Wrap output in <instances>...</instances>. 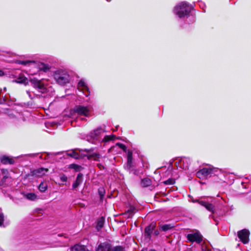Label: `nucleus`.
<instances>
[{"mask_svg":"<svg viewBox=\"0 0 251 251\" xmlns=\"http://www.w3.org/2000/svg\"><path fill=\"white\" fill-rule=\"evenodd\" d=\"M105 132V130L104 128L99 127L89 133L86 136V140L93 144H95L96 141L106 143L109 141L115 140L116 136L113 135H105L102 138Z\"/></svg>","mask_w":251,"mask_h":251,"instance_id":"obj_1","label":"nucleus"},{"mask_svg":"<svg viewBox=\"0 0 251 251\" xmlns=\"http://www.w3.org/2000/svg\"><path fill=\"white\" fill-rule=\"evenodd\" d=\"M50 72L55 81L60 85H65L70 82V76L67 71L58 69L52 71L48 66V73Z\"/></svg>","mask_w":251,"mask_h":251,"instance_id":"obj_2","label":"nucleus"},{"mask_svg":"<svg viewBox=\"0 0 251 251\" xmlns=\"http://www.w3.org/2000/svg\"><path fill=\"white\" fill-rule=\"evenodd\" d=\"M191 8L185 2H181L175 7L174 12L179 18H183L189 15Z\"/></svg>","mask_w":251,"mask_h":251,"instance_id":"obj_3","label":"nucleus"},{"mask_svg":"<svg viewBox=\"0 0 251 251\" xmlns=\"http://www.w3.org/2000/svg\"><path fill=\"white\" fill-rule=\"evenodd\" d=\"M218 171V169L217 168H203L197 172L196 176L200 179H203L212 175H217L216 172Z\"/></svg>","mask_w":251,"mask_h":251,"instance_id":"obj_4","label":"nucleus"},{"mask_svg":"<svg viewBox=\"0 0 251 251\" xmlns=\"http://www.w3.org/2000/svg\"><path fill=\"white\" fill-rule=\"evenodd\" d=\"M91 108L89 106L76 105L74 108V111L78 116L89 117L90 115Z\"/></svg>","mask_w":251,"mask_h":251,"instance_id":"obj_5","label":"nucleus"},{"mask_svg":"<svg viewBox=\"0 0 251 251\" xmlns=\"http://www.w3.org/2000/svg\"><path fill=\"white\" fill-rule=\"evenodd\" d=\"M192 201L193 202H198L201 205L204 206L207 210L211 212L212 214H216L219 216H222L224 214L223 212H218L217 210L214 209V206L207 201L201 200L200 199L193 200Z\"/></svg>","mask_w":251,"mask_h":251,"instance_id":"obj_6","label":"nucleus"},{"mask_svg":"<svg viewBox=\"0 0 251 251\" xmlns=\"http://www.w3.org/2000/svg\"><path fill=\"white\" fill-rule=\"evenodd\" d=\"M31 85L35 88L38 89L39 91L44 93L46 91V88L43 83L40 80L34 78L30 79Z\"/></svg>","mask_w":251,"mask_h":251,"instance_id":"obj_7","label":"nucleus"},{"mask_svg":"<svg viewBox=\"0 0 251 251\" xmlns=\"http://www.w3.org/2000/svg\"><path fill=\"white\" fill-rule=\"evenodd\" d=\"M250 232L246 229H242L238 232V237L243 244H245L249 241Z\"/></svg>","mask_w":251,"mask_h":251,"instance_id":"obj_8","label":"nucleus"},{"mask_svg":"<svg viewBox=\"0 0 251 251\" xmlns=\"http://www.w3.org/2000/svg\"><path fill=\"white\" fill-rule=\"evenodd\" d=\"M202 235L198 231L187 235V240L191 242H195L197 243H200L202 240Z\"/></svg>","mask_w":251,"mask_h":251,"instance_id":"obj_9","label":"nucleus"},{"mask_svg":"<svg viewBox=\"0 0 251 251\" xmlns=\"http://www.w3.org/2000/svg\"><path fill=\"white\" fill-rule=\"evenodd\" d=\"M78 89L82 91L83 93L85 95L86 97H88L90 92L89 88L83 79H81L78 83Z\"/></svg>","mask_w":251,"mask_h":251,"instance_id":"obj_10","label":"nucleus"},{"mask_svg":"<svg viewBox=\"0 0 251 251\" xmlns=\"http://www.w3.org/2000/svg\"><path fill=\"white\" fill-rule=\"evenodd\" d=\"M45 171L47 172V169L41 168L37 169H35L31 171L30 174H28L27 175H26V177H29L30 176H42L43 175L45 174Z\"/></svg>","mask_w":251,"mask_h":251,"instance_id":"obj_11","label":"nucleus"},{"mask_svg":"<svg viewBox=\"0 0 251 251\" xmlns=\"http://www.w3.org/2000/svg\"><path fill=\"white\" fill-rule=\"evenodd\" d=\"M0 162L4 165H13L15 163V159L7 155H4L0 157Z\"/></svg>","mask_w":251,"mask_h":251,"instance_id":"obj_12","label":"nucleus"},{"mask_svg":"<svg viewBox=\"0 0 251 251\" xmlns=\"http://www.w3.org/2000/svg\"><path fill=\"white\" fill-rule=\"evenodd\" d=\"M96 251H111V245L107 242L100 243L96 248Z\"/></svg>","mask_w":251,"mask_h":251,"instance_id":"obj_13","label":"nucleus"},{"mask_svg":"<svg viewBox=\"0 0 251 251\" xmlns=\"http://www.w3.org/2000/svg\"><path fill=\"white\" fill-rule=\"evenodd\" d=\"M13 81L17 83L24 84L25 85H27L28 84L27 78L23 74H20L17 78Z\"/></svg>","mask_w":251,"mask_h":251,"instance_id":"obj_14","label":"nucleus"},{"mask_svg":"<svg viewBox=\"0 0 251 251\" xmlns=\"http://www.w3.org/2000/svg\"><path fill=\"white\" fill-rule=\"evenodd\" d=\"M156 226V224L154 223H151L149 226L146 227L145 229V233L146 236L148 238H150L151 234L152 233L153 230Z\"/></svg>","mask_w":251,"mask_h":251,"instance_id":"obj_15","label":"nucleus"},{"mask_svg":"<svg viewBox=\"0 0 251 251\" xmlns=\"http://www.w3.org/2000/svg\"><path fill=\"white\" fill-rule=\"evenodd\" d=\"M83 181V175L79 173L77 175L76 180L73 184L72 188L73 190H75L78 186H79Z\"/></svg>","mask_w":251,"mask_h":251,"instance_id":"obj_16","label":"nucleus"},{"mask_svg":"<svg viewBox=\"0 0 251 251\" xmlns=\"http://www.w3.org/2000/svg\"><path fill=\"white\" fill-rule=\"evenodd\" d=\"M190 160L189 158H181L179 162L180 167L183 169H187L189 167V163Z\"/></svg>","mask_w":251,"mask_h":251,"instance_id":"obj_17","label":"nucleus"},{"mask_svg":"<svg viewBox=\"0 0 251 251\" xmlns=\"http://www.w3.org/2000/svg\"><path fill=\"white\" fill-rule=\"evenodd\" d=\"M71 251H90L83 245L76 244L71 248Z\"/></svg>","mask_w":251,"mask_h":251,"instance_id":"obj_18","label":"nucleus"},{"mask_svg":"<svg viewBox=\"0 0 251 251\" xmlns=\"http://www.w3.org/2000/svg\"><path fill=\"white\" fill-rule=\"evenodd\" d=\"M104 223V219L103 217H101L98 220L96 228L98 230H100L103 227Z\"/></svg>","mask_w":251,"mask_h":251,"instance_id":"obj_19","label":"nucleus"},{"mask_svg":"<svg viewBox=\"0 0 251 251\" xmlns=\"http://www.w3.org/2000/svg\"><path fill=\"white\" fill-rule=\"evenodd\" d=\"M151 184V180L149 178H145L142 180L141 186L143 187H146L150 186Z\"/></svg>","mask_w":251,"mask_h":251,"instance_id":"obj_20","label":"nucleus"},{"mask_svg":"<svg viewBox=\"0 0 251 251\" xmlns=\"http://www.w3.org/2000/svg\"><path fill=\"white\" fill-rule=\"evenodd\" d=\"M67 154L68 156L72 157L75 159H77L79 158V154L75 152L74 151H70L67 152Z\"/></svg>","mask_w":251,"mask_h":251,"instance_id":"obj_21","label":"nucleus"},{"mask_svg":"<svg viewBox=\"0 0 251 251\" xmlns=\"http://www.w3.org/2000/svg\"><path fill=\"white\" fill-rule=\"evenodd\" d=\"M173 227L174 226L170 224H165L160 226V229L163 231H167L172 229Z\"/></svg>","mask_w":251,"mask_h":251,"instance_id":"obj_22","label":"nucleus"},{"mask_svg":"<svg viewBox=\"0 0 251 251\" xmlns=\"http://www.w3.org/2000/svg\"><path fill=\"white\" fill-rule=\"evenodd\" d=\"M38 189L41 192H45L47 189V183L41 182L38 186Z\"/></svg>","mask_w":251,"mask_h":251,"instance_id":"obj_23","label":"nucleus"},{"mask_svg":"<svg viewBox=\"0 0 251 251\" xmlns=\"http://www.w3.org/2000/svg\"><path fill=\"white\" fill-rule=\"evenodd\" d=\"M15 63L17 64H21L24 66H26L29 64L34 63V61H30V60H25V61H22L20 60H17L15 61Z\"/></svg>","mask_w":251,"mask_h":251,"instance_id":"obj_24","label":"nucleus"},{"mask_svg":"<svg viewBox=\"0 0 251 251\" xmlns=\"http://www.w3.org/2000/svg\"><path fill=\"white\" fill-rule=\"evenodd\" d=\"M26 198L31 201H34L36 199L37 196L33 193H29L25 195Z\"/></svg>","mask_w":251,"mask_h":251,"instance_id":"obj_25","label":"nucleus"},{"mask_svg":"<svg viewBox=\"0 0 251 251\" xmlns=\"http://www.w3.org/2000/svg\"><path fill=\"white\" fill-rule=\"evenodd\" d=\"M132 153L131 152H128L127 154V165L131 167V163H132Z\"/></svg>","mask_w":251,"mask_h":251,"instance_id":"obj_26","label":"nucleus"},{"mask_svg":"<svg viewBox=\"0 0 251 251\" xmlns=\"http://www.w3.org/2000/svg\"><path fill=\"white\" fill-rule=\"evenodd\" d=\"M70 169H72L75 171H79L81 167L75 164H71L69 165Z\"/></svg>","mask_w":251,"mask_h":251,"instance_id":"obj_27","label":"nucleus"},{"mask_svg":"<svg viewBox=\"0 0 251 251\" xmlns=\"http://www.w3.org/2000/svg\"><path fill=\"white\" fill-rule=\"evenodd\" d=\"M8 176H3V177L0 181V187H4L6 179L8 178Z\"/></svg>","mask_w":251,"mask_h":251,"instance_id":"obj_28","label":"nucleus"},{"mask_svg":"<svg viewBox=\"0 0 251 251\" xmlns=\"http://www.w3.org/2000/svg\"><path fill=\"white\" fill-rule=\"evenodd\" d=\"M134 208H131L125 213V215H127L128 218L131 217L134 213Z\"/></svg>","mask_w":251,"mask_h":251,"instance_id":"obj_29","label":"nucleus"},{"mask_svg":"<svg viewBox=\"0 0 251 251\" xmlns=\"http://www.w3.org/2000/svg\"><path fill=\"white\" fill-rule=\"evenodd\" d=\"M39 68L41 70H43L44 72H47V65L44 63H41L39 65Z\"/></svg>","mask_w":251,"mask_h":251,"instance_id":"obj_30","label":"nucleus"},{"mask_svg":"<svg viewBox=\"0 0 251 251\" xmlns=\"http://www.w3.org/2000/svg\"><path fill=\"white\" fill-rule=\"evenodd\" d=\"M175 182V181L173 178H169L168 180L164 181V183L166 185H172L174 184Z\"/></svg>","mask_w":251,"mask_h":251,"instance_id":"obj_31","label":"nucleus"},{"mask_svg":"<svg viewBox=\"0 0 251 251\" xmlns=\"http://www.w3.org/2000/svg\"><path fill=\"white\" fill-rule=\"evenodd\" d=\"M59 179L62 182H66L68 180V177L64 174L59 176Z\"/></svg>","mask_w":251,"mask_h":251,"instance_id":"obj_32","label":"nucleus"},{"mask_svg":"<svg viewBox=\"0 0 251 251\" xmlns=\"http://www.w3.org/2000/svg\"><path fill=\"white\" fill-rule=\"evenodd\" d=\"M99 194L101 200L104 195V190L103 188H100L98 190Z\"/></svg>","mask_w":251,"mask_h":251,"instance_id":"obj_33","label":"nucleus"},{"mask_svg":"<svg viewBox=\"0 0 251 251\" xmlns=\"http://www.w3.org/2000/svg\"><path fill=\"white\" fill-rule=\"evenodd\" d=\"M116 146H118L119 148L123 150L124 151H126V146L120 143H117L116 144Z\"/></svg>","mask_w":251,"mask_h":251,"instance_id":"obj_34","label":"nucleus"},{"mask_svg":"<svg viewBox=\"0 0 251 251\" xmlns=\"http://www.w3.org/2000/svg\"><path fill=\"white\" fill-rule=\"evenodd\" d=\"M111 251H124V249L121 246H116L111 249Z\"/></svg>","mask_w":251,"mask_h":251,"instance_id":"obj_35","label":"nucleus"},{"mask_svg":"<svg viewBox=\"0 0 251 251\" xmlns=\"http://www.w3.org/2000/svg\"><path fill=\"white\" fill-rule=\"evenodd\" d=\"M4 222V215L2 213H0V226H1Z\"/></svg>","mask_w":251,"mask_h":251,"instance_id":"obj_36","label":"nucleus"},{"mask_svg":"<svg viewBox=\"0 0 251 251\" xmlns=\"http://www.w3.org/2000/svg\"><path fill=\"white\" fill-rule=\"evenodd\" d=\"M1 172L4 176H8L9 172L7 169H3L1 170Z\"/></svg>","mask_w":251,"mask_h":251,"instance_id":"obj_37","label":"nucleus"},{"mask_svg":"<svg viewBox=\"0 0 251 251\" xmlns=\"http://www.w3.org/2000/svg\"><path fill=\"white\" fill-rule=\"evenodd\" d=\"M48 93L49 92H50L51 93L52 92H54V91H53V88H52V87H48Z\"/></svg>","mask_w":251,"mask_h":251,"instance_id":"obj_38","label":"nucleus"},{"mask_svg":"<svg viewBox=\"0 0 251 251\" xmlns=\"http://www.w3.org/2000/svg\"><path fill=\"white\" fill-rule=\"evenodd\" d=\"M4 72L0 69V76H3L4 75Z\"/></svg>","mask_w":251,"mask_h":251,"instance_id":"obj_39","label":"nucleus"},{"mask_svg":"<svg viewBox=\"0 0 251 251\" xmlns=\"http://www.w3.org/2000/svg\"><path fill=\"white\" fill-rule=\"evenodd\" d=\"M100 158V155L99 154H96V156L95 157V160H97Z\"/></svg>","mask_w":251,"mask_h":251,"instance_id":"obj_40","label":"nucleus"},{"mask_svg":"<svg viewBox=\"0 0 251 251\" xmlns=\"http://www.w3.org/2000/svg\"><path fill=\"white\" fill-rule=\"evenodd\" d=\"M154 234L156 235H158L159 234V232L158 230H155L154 231Z\"/></svg>","mask_w":251,"mask_h":251,"instance_id":"obj_41","label":"nucleus"},{"mask_svg":"<svg viewBox=\"0 0 251 251\" xmlns=\"http://www.w3.org/2000/svg\"><path fill=\"white\" fill-rule=\"evenodd\" d=\"M150 251H156L155 250L152 249V250H150Z\"/></svg>","mask_w":251,"mask_h":251,"instance_id":"obj_42","label":"nucleus"},{"mask_svg":"<svg viewBox=\"0 0 251 251\" xmlns=\"http://www.w3.org/2000/svg\"><path fill=\"white\" fill-rule=\"evenodd\" d=\"M210 216L214 219V216L213 215H211Z\"/></svg>","mask_w":251,"mask_h":251,"instance_id":"obj_43","label":"nucleus"},{"mask_svg":"<svg viewBox=\"0 0 251 251\" xmlns=\"http://www.w3.org/2000/svg\"><path fill=\"white\" fill-rule=\"evenodd\" d=\"M45 125L46 126H47V123L46 122L45 123Z\"/></svg>","mask_w":251,"mask_h":251,"instance_id":"obj_44","label":"nucleus"},{"mask_svg":"<svg viewBox=\"0 0 251 251\" xmlns=\"http://www.w3.org/2000/svg\"><path fill=\"white\" fill-rule=\"evenodd\" d=\"M84 118H81V120H84Z\"/></svg>","mask_w":251,"mask_h":251,"instance_id":"obj_45","label":"nucleus"},{"mask_svg":"<svg viewBox=\"0 0 251 251\" xmlns=\"http://www.w3.org/2000/svg\"><path fill=\"white\" fill-rule=\"evenodd\" d=\"M106 0L108 1H109L110 0Z\"/></svg>","mask_w":251,"mask_h":251,"instance_id":"obj_46","label":"nucleus"}]
</instances>
